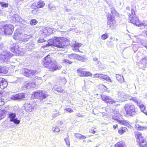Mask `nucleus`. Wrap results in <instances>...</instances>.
<instances>
[{
	"mask_svg": "<svg viewBox=\"0 0 147 147\" xmlns=\"http://www.w3.org/2000/svg\"><path fill=\"white\" fill-rule=\"evenodd\" d=\"M49 9L52 10H55L56 9V7L55 6L51 4H50L49 5Z\"/></svg>",
	"mask_w": 147,
	"mask_h": 147,
	"instance_id": "3c124183",
	"label": "nucleus"
},
{
	"mask_svg": "<svg viewBox=\"0 0 147 147\" xmlns=\"http://www.w3.org/2000/svg\"><path fill=\"white\" fill-rule=\"evenodd\" d=\"M130 100H132L134 101H137V98L136 97H132L130 99H129Z\"/></svg>",
	"mask_w": 147,
	"mask_h": 147,
	"instance_id": "680f3d73",
	"label": "nucleus"
},
{
	"mask_svg": "<svg viewBox=\"0 0 147 147\" xmlns=\"http://www.w3.org/2000/svg\"><path fill=\"white\" fill-rule=\"evenodd\" d=\"M77 71L81 76H90L91 73L90 72H86L84 71L82 69H78Z\"/></svg>",
	"mask_w": 147,
	"mask_h": 147,
	"instance_id": "2eb2a0df",
	"label": "nucleus"
},
{
	"mask_svg": "<svg viewBox=\"0 0 147 147\" xmlns=\"http://www.w3.org/2000/svg\"><path fill=\"white\" fill-rule=\"evenodd\" d=\"M45 5L44 2L42 1H39L37 3L36 7L38 8L42 7Z\"/></svg>",
	"mask_w": 147,
	"mask_h": 147,
	"instance_id": "c756f323",
	"label": "nucleus"
},
{
	"mask_svg": "<svg viewBox=\"0 0 147 147\" xmlns=\"http://www.w3.org/2000/svg\"><path fill=\"white\" fill-rule=\"evenodd\" d=\"M108 36L107 34H105L102 35L101 38L103 40H105L108 38Z\"/></svg>",
	"mask_w": 147,
	"mask_h": 147,
	"instance_id": "de8ad7c7",
	"label": "nucleus"
},
{
	"mask_svg": "<svg viewBox=\"0 0 147 147\" xmlns=\"http://www.w3.org/2000/svg\"><path fill=\"white\" fill-rule=\"evenodd\" d=\"M107 24L109 27L111 29H114L116 26V21L114 17H112L111 14L107 15Z\"/></svg>",
	"mask_w": 147,
	"mask_h": 147,
	"instance_id": "1a4fd4ad",
	"label": "nucleus"
},
{
	"mask_svg": "<svg viewBox=\"0 0 147 147\" xmlns=\"http://www.w3.org/2000/svg\"><path fill=\"white\" fill-rule=\"evenodd\" d=\"M66 22L63 20H60L59 22V25L61 27H62L63 26L65 25L66 24Z\"/></svg>",
	"mask_w": 147,
	"mask_h": 147,
	"instance_id": "a18cd8bd",
	"label": "nucleus"
},
{
	"mask_svg": "<svg viewBox=\"0 0 147 147\" xmlns=\"http://www.w3.org/2000/svg\"><path fill=\"white\" fill-rule=\"evenodd\" d=\"M134 134L139 147H147V141L142 133L138 131H135Z\"/></svg>",
	"mask_w": 147,
	"mask_h": 147,
	"instance_id": "f03ea898",
	"label": "nucleus"
},
{
	"mask_svg": "<svg viewBox=\"0 0 147 147\" xmlns=\"http://www.w3.org/2000/svg\"><path fill=\"white\" fill-rule=\"evenodd\" d=\"M73 4H75L77 3V0H73Z\"/></svg>",
	"mask_w": 147,
	"mask_h": 147,
	"instance_id": "774afa93",
	"label": "nucleus"
},
{
	"mask_svg": "<svg viewBox=\"0 0 147 147\" xmlns=\"http://www.w3.org/2000/svg\"><path fill=\"white\" fill-rule=\"evenodd\" d=\"M0 4L1 5V7H6L8 6V3H6L5 2H1Z\"/></svg>",
	"mask_w": 147,
	"mask_h": 147,
	"instance_id": "37998d69",
	"label": "nucleus"
},
{
	"mask_svg": "<svg viewBox=\"0 0 147 147\" xmlns=\"http://www.w3.org/2000/svg\"><path fill=\"white\" fill-rule=\"evenodd\" d=\"M12 56V54L7 51H3L1 53V58L4 61L6 62Z\"/></svg>",
	"mask_w": 147,
	"mask_h": 147,
	"instance_id": "9b49d317",
	"label": "nucleus"
},
{
	"mask_svg": "<svg viewBox=\"0 0 147 147\" xmlns=\"http://www.w3.org/2000/svg\"><path fill=\"white\" fill-rule=\"evenodd\" d=\"M147 57L144 56L142 57L140 62H139L138 65L140 68L145 67L146 66Z\"/></svg>",
	"mask_w": 147,
	"mask_h": 147,
	"instance_id": "4468645a",
	"label": "nucleus"
},
{
	"mask_svg": "<svg viewBox=\"0 0 147 147\" xmlns=\"http://www.w3.org/2000/svg\"><path fill=\"white\" fill-rule=\"evenodd\" d=\"M45 41V40L42 38H40L39 40H38V42L39 43H42Z\"/></svg>",
	"mask_w": 147,
	"mask_h": 147,
	"instance_id": "bf43d9fd",
	"label": "nucleus"
},
{
	"mask_svg": "<svg viewBox=\"0 0 147 147\" xmlns=\"http://www.w3.org/2000/svg\"><path fill=\"white\" fill-rule=\"evenodd\" d=\"M52 130L53 132H57L59 131L60 129L58 127H55L52 128Z\"/></svg>",
	"mask_w": 147,
	"mask_h": 147,
	"instance_id": "c03bdc74",
	"label": "nucleus"
},
{
	"mask_svg": "<svg viewBox=\"0 0 147 147\" xmlns=\"http://www.w3.org/2000/svg\"><path fill=\"white\" fill-rule=\"evenodd\" d=\"M99 88L103 89L104 90H106L107 89V87L105 85L102 84H99Z\"/></svg>",
	"mask_w": 147,
	"mask_h": 147,
	"instance_id": "49530a36",
	"label": "nucleus"
},
{
	"mask_svg": "<svg viewBox=\"0 0 147 147\" xmlns=\"http://www.w3.org/2000/svg\"><path fill=\"white\" fill-rule=\"evenodd\" d=\"M32 96L35 98H38L40 100H42L43 98H45V96L43 91L38 90L37 92H34L32 93Z\"/></svg>",
	"mask_w": 147,
	"mask_h": 147,
	"instance_id": "f8f14e48",
	"label": "nucleus"
},
{
	"mask_svg": "<svg viewBox=\"0 0 147 147\" xmlns=\"http://www.w3.org/2000/svg\"><path fill=\"white\" fill-rule=\"evenodd\" d=\"M0 73H1L6 74L8 72L7 69L5 68L0 67Z\"/></svg>",
	"mask_w": 147,
	"mask_h": 147,
	"instance_id": "c9c22d12",
	"label": "nucleus"
},
{
	"mask_svg": "<svg viewBox=\"0 0 147 147\" xmlns=\"http://www.w3.org/2000/svg\"><path fill=\"white\" fill-rule=\"evenodd\" d=\"M22 72L24 75L26 76L30 77V70L27 69H22Z\"/></svg>",
	"mask_w": 147,
	"mask_h": 147,
	"instance_id": "a211bd4d",
	"label": "nucleus"
},
{
	"mask_svg": "<svg viewBox=\"0 0 147 147\" xmlns=\"http://www.w3.org/2000/svg\"><path fill=\"white\" fill-rule=\"evenodd\" d=\"M47 36L50 35L53 33V30L52 28H47Z\"/></svg>",
	"mask_w": 147,
	"mask_h": 147,
	"instance_id": "4c0bfd02",
	"label": "nucleus"
},
{
	"mask_svg": "<svg viewBox=\"0 0 147 147\" xmlns=\"http://www.w3.org/2000/svg\"><path fill=\"white\" fill-rule=\"evenodd\" d=\"M36 72V71L35 70L30 71V77L34 75Z\"/></svg>",
	"mask_w": 147,
	"mask_h": 147,
	"instance_id": "4d7b16f0",
	"label": "nucleus"
},
{
	"mask_svg": "<svg viewBox=\"0 0 147 147\" xmlns=\"http://www.w3.org/2000/svg\"><path fill=\"white\" fill-rule=\"evenodd\" d=\"M32 37V36L31 34H24L23 35L22 38L23 40H22V41H27L28 39Z\"/></svg>",
	"mask_w": 147,
	"mask_h": 147,
	"instance_id": "f3484780",
	"label": "nucleus"
},
{
	"mask_svg": "<svg viewBox=\"0 0 147 147\" xmlns=\"http://www.w3.org/2000/svg\"><path fill=\"white\" fill-rule=\"evenodd\" d=\"M81 45V44L75 42L73 48V50L76 52L78 51H79V48L80 47Z\"/></svg>",
	"mask_w": 147,
	"mask_h": 147,
	"instance_id": "b1692460",
	"label": "nucleus"
},
{
	"mask_svg": "<svg viewBox=\"0 0 147 147\" xmlns=\"http://www.w3.org/2000/svg\"><path fill=\"white\" fill-rule=\"evenodd\" d=\"M118 125L117 124L114 125L113 126V127L114 129H115L116 128H117Z\"/></svg>",
	"mask_w": 147,
	"mask_h": 147,
	"instance_id": "e2e57ef3",
	"label": "nucleus"
},
{
	"mask_svg": "<svg viewBox=\"0 0 147 147\" xmlns=\"http://www.w3.org/2000/svg\"><path fill=\"white\" fill-rule=\"evenodd\" d=\"M16 116V115L14 113H11L9 115V117L10 118V119H14L15 118Z\"/></svg>",
	"mask_w": 147,
	"mask_h": 147,
	"instance_id": "a19ab883",
	"label": "nucleus"
},
{
	"mask_svg": "<svg viewBox=\"0 0 147 147\" xmlns=\"http://www.w3.org/2000/svg\"><path fill=\"white\" fill-rule=\"evenodd\" d=\"M93 60L96 62V64L97 65L99 64L100 61L98 60V58L97 57H94L93 58Z\"/></svg>",
	"mask_w": 147,
	"mask_h": 147,
	"instance_id": "864d4df0",
	"label": "nucleus"
},
{
	"mask_svg": "<svg viewBox=\"0 0 147 147\" xmlns=\"http://www.w3.org/2000/svg\"><path fill=\"white\" fill-rule=\"evenodd\" d=\"M68 57L70 59H77L78 57V55L76 54H71L68 55Z\"/></svg>",
	"mask_w": 147,
	"mask_h": 147,
	"instance_id": "72a5a7b5",
	"label": "nucleus"
},
{
	"mask_svg": "<svg viewBox=\"0 0 147 147\" xmlns=\"http://www.w3.org/2000/svg\"><path fill=\"white\" fill-rule=\"evenodd\" d=\"M62 63L65 64H71L72 62L67 59H65L62 60Z\"/></svg>",
	"mask_w": 147,
	"mask_h": 147,
	"instance_id": "f704fd0d",
	"label": "nucleus"
},
{
	"mask_svg": "<svg viewBox=\"0 0 147 147\" xmlns=\"http://www.w3.org/2000/svg\"><path fill=\"white\" fill-rule=\"evenodd\" d=\"M95 128H94L92 127L90 129V130L89 131V132L90 133L92 134H94L96 132V130H95Z\"/></svg>",
	"mask_w": 147,
	"mask_h": 147,
	"instance_id": "603ef678",
	"label": "nucleus"
},
{
	"mask_svg": "<svg viewBox=\"0 0 147 147\" xmlns=\"http://www.w3.org/2000/svg\"><path fill=\"white\" fill-rule=\"evenodd\" d=\"M25 94L23 93H20L13 95L10 97V100H26Z\"/></svg>",
	"mask_w": 147,
	"mask_h": 147,
	"instance_id": "9d476101",
	"label": "nucleus"
},
{
	"mask_svg": "<svg viewBox=\"0 0 147 147\" xmlns=\"http://www.w3.org/2000/svg\"><path fill=\"white\" fill-rule=\"evenodd\" d=\"M50 55L47 56V69L49 71H54L60 70L62 67V66L54 60H53L49 57Z\"/></svg>",
	"mask_w": 147,
	"mask_h": 147,
	"instance_id": "f257e3e1",
	"label": "nucleus"
},
{
	"mask_svg": "<svg viewBox=\"0 0 147 147\" xmlns=\"http://www.w3.org/2000/svg\"><path fill=\"white\" fill-rule=\"evenodd\" d=\"M24 0H15V2L18 4L20 1H23Z\"/></svg>",
	"mask_w": 147,
	"mask_h": 147,
	"instance_id": "0e129e2a",
	"label": "nucleus"
},
{
	"mask_svg": "<svg viewBox=\"0 0 147 147\" xmlns=\"http://www.w3.org/2000/svg\"><path fill=\"white\" fill-rule=\"evenodd\" d=\"M143 46L147 49V42L146 43L142 44Z\"/></svg>",
	"mask_w": 147,
	"mask_h": 147,
	"instance_id": "69168bd1",
	"label": "nucleus"
},
{
	"mask_svg": "<svg viewBox=\"0 0 147 147\" xmlns=\"http://www.w3.org/2000/svg\"><path fill=\"white\" fill-rule=\"evenodd\" d=\"M102 74H94L93 76L92 77L94 78H100V77L101 76Z\"/></svg>",
	"mask_w": 147,
	"mask_h": 147,
	"instance_id": "5fc2aeb1",
	"label": "nucleus"
},
{
	"mask_svg": "<svg viewBox=\"0 0 147 147\" xmlns=\"http://www.w3.org/2000/svg\"><path fill=\"white\" fill-rule=\"evenodd\" d=\"M47 47L48 46H54L58 48H63L65 45V42L63 41V39L56 37L54 38L49 39L47 41Z\"/></svg>",
	"mask_w": 147,
	"mask_h": 147,
	"instance_id": "7ed1b4c3",
	"label": "nucleus"
},
{
	"mask_svg": "<svg viewBox=\"0 0 147 147\" xmlns=\"http://www.w3.org/2000/svg\"><path fill=\"white\" fill-rule=\"evenodd\" d=\"M22 36L23 35L20 32L19 30H16L13 36V37L15 40H18L21 41L23 40L22 38Z\"/></svg>",
	"mask_w": 147,
	"mask_h": 147,
	"instance_id": "ddd939ff",
	"label": "nucleus"
},
{
	"mask_svg": "<svg viewBox=\"0 0 147 147\" xmlns=\"http://www.w3.org/2000/svg\"><path fill=\"white\" fill-rule=\"evenodd\" d=\"M122 115L119 113H115L113 116V119L116 120L120 124L128 126L129 125V122L123 119Z\"/></svg>",
	"mask_w": 147,
	"mask_h": 147,
	"instance_id": "0eeeda50",
	"label": "nucleus"
},
{
	"mask_svg": "<svg viewBox=\"0 0 147 147\" xmlns=\"http://www.w3.org/2000/svg\"><path fill=\"white\" fill-rule=\"evenodd\" d=\"M111 12L112 14V15H111V16H112V17H114V16L117 13V12L115 10V8L114 7L111 8Z\"/></svg>",
	"mask_w": 147,
	"mask_h": 147,
	"instance_id": "ea45409f",
	"label": "nucleus"
},
{
	"mask_svg": "<svg viewBox=\"0 0 147 147\" xmlns=\"http://www.w3.org/2000/svg\"><path fill=\"white\" fill-rule=\"evenodd\" d=\"M127 131V129L125 127H122L118 130V133L120 134H123V133Z\"/></svg>",
	"mask_w": 147,
	"mask_h": 147,
	"instance_id": "aec40b11",
	"label": "nucleus"
},
{
	"mask_svg": "<svg viewBox=\"0 0 147 147\" xmlns=\"http://www.w3.org/2000/svg\"><path fill=\"white\" fill-rule=\"evenodd\" d=\"M129 13V20L131 23L136 26L139 25L146 26H147V23H146V21H144L142 23H140V22L138 19L136 17L135 14L134 10L132 9L131 10V13L128 12Z\"/></svg>",
	"mask_w": 147,
	"mask_h": 147,
	"instance_id": "20e7f679",
	"label": "nucleus"
},
{
	"mask_svg": "<svg viewBox=\"0 0 147 147\" xmlns=\"http://www.w3.org/2000/svg\"><path fill=\"white\" fill-rule=\"evenodd\" d=\"M77 58H78L79 60L83 62H84L87 60V59L85 58L79 56L78 55Z\"/></svg>",
	"mask_w": 147,
	"mask_h": 147,
	"instance_id": "79ce46f5",
	"label": "nucleus"
},
{
	"mask_svg": "<svg viewBox=\"0 0 147 147\" xmlns=\"http://www.w3.org/2000/svg\"><path fill=\"white\" fill-rule=\"evenodd\" d=\"M52 89L53 90H55V91H57L58 92L64 93L65 92V91H64L63 89H62V88L61 87L59 86H55L53 87V88H52Z\"/></svg>",
	"mask_w": 147,
	"mask_h": 147,
	"instance_id": "6ab92c4d",
	"label": "nucleus"
},
{
	"mask_svg": "<svg viewBox=\"0 0 147 147\" xmlns=\"http://www.w3.org/2000/svg\"><path fill=\"white\" fill-rule=\"evenodd\" d=\"M42 64L45 67H46V57L42 60Z\"/></svg>",
	"mask_w": 147,
	"mask_h": 147,
	"instance_id": "09e8293b",
	"label": "nucleus"
},
{
	"mask_svg": "<svg viewBox=\"0 0 147 147\" xmlns=\"http://www.w3.org/2000/svg\"><path fill=\"white\" fill-rule=\"evenodd\" d=\"M102 100L104 101H109L112 100L111 97L109 96H108L105 95H101Z\"/></svg>",
	"mask_w": 147,
	"mask_h": 147,
	"instance_id": "393cba45",
	"label": "nucleus"
},
{
	"mask_svg": "<svg viewBox=\"0 0 147 147\" xmlns=\"http://www.w3.org/2000/svg\"><path fill=\"white\" fill-rule=\"evenodd\" d=\"M75 136L77 138L80 140L84 139L86 138L84 136L79 133L75 134Z\"/></svg>",
	"mask_w": 147,
	"mask_h": 147,
	"instance_id": "bb28decb",
	"label": "nucleus"
},
{
	"mask_svg": "<svg viewBox=\"0 0 147 147\" xmlns=\"http://www.w3.org/2000/svg\"><path fill=\"white\" fill-rule=\"evenodd\" d=\"M4 47V45L3 43H0V49H3Z\"/></svg>",
	"mask_w": 147,
	"mask_h": 147,
	"instance_id": "052dcab7",
	"label": "nucleus"
},
{
	"mask_svg": "<svg viewBox=\"0 0 147 147\" xmlns=\"http://www.w3.org/2000/svg\"><path fill=\"white\" fill-rule=\"evenodd\" d=\"M1 82H2L3 86H1V89H4L8 85V83L5 80L2 78V80Z\"/></svg>",
	"mask_w": 147,
	"mask_h": 147,
	"instance_id": "473e14b6",
	"label": "nucleus"
},
{
	"mask_svg": "<svg viewBox=\"0 0 147 147\" xmlns=\"http://www.w3.org/2000/svg\"><path fill=\"white\" fill-rule=\"evenodd\" d=\"M27 105H25V108L26 110H27L28 112H30L32 111L33 107L30 103H27Z\"/></svg>",
	"mask_w": 147,
	"mask_h": 147,
	"instance_id": "a878e982",
	"label": "nucleus"
},
{
	"mask_svg": "<svg viewBox=\"0 0 147 147\" xmlns=\"http://www.w3.org/2000/svg\"><path fill=\"white\" fill-rule=\"evenodd\" d=\"M37 22L36 20H32L30 21V24L32 25H34L37 23Z\"/></svg>",
	"mask_w": 147,
	"mask_h": 147,
	"instance_id": "8fccbe9b",
	"label": "nucleus"
},
{
	"mask_svg": "<svg viewBox=\"0 0 147 147\" xmlns=\"http://www.w3.org/2000/svg\"><path fill=\"white\" fill-rule=\"evenodd\" d=\"M14 18H15L16 21L17 22H22L25 21V20L21 18L18 15H15Z\"/></svg>",
	"mask_w": 147,
	"mask_h": 147,
	"instance_id": "5701e85b",
	"label": "nucleus"
},
{
	"mask_svg": "<svg viewBox=\"0 0 147 147\" xmlns=\"http://www.w3.org/2000/svg\"><path fill=\"white\" fill-rule=\"evenodd\" d=\"M138 105L139 107L140 108L141 110L144 113V112H146L145 111V106L142 104V103L140 102H137Z\"/></svg>",
	"mask_w": 147,
	"mask_h": 147,
	"instance_id": "4be33fe9",
	"label": "nucleus"
},
{
	"mask_svg": "<svg viewBox=\"0 0 147 147\" xmlns=\"http://www.w3.org/2000/svg\"><path fill=\"white\" fill-rule=\"evenodd\" d=\"M26 47L27 50L28 51H31L32 49H34L35 47L33 42L31 41L27 44Z\"/></svg>",
	"mask_w": 147,
	"mask_h": 147,
	"instance_id": "dca6fc26",
	"label": "nucleus"
},
{
	"mask_svg": "<svg viewBox=\"0 0 147 147\" xmlns=\"http://www.w3.org/2000/svg\"><path fill=\"white\" fill-rule=\"evenodd\" d=\"M10 121L17 124H19L20 122V121L19 120H18L17 118H15L13 119H10Z\"/></svg>",
	"mask_w": 147,
	"mask_h": 147,
	"instance_id": "58836bf2",
	"label": "nucleus"
},
{
	"mask_svg": "<svg viewBox=\"0 0 147 147\" xmlns=\"http://www.w3.org/2000/svg\"><path fill=\"white\" fill-rule=\"evenodd\" d=\"M116 77L118 81L120 83H122L124 82V78L123 76L116 74Z\"/></svg>",
	"mask_w": 147,
	"mask_h": 147,
	"instance_id": "cd10ccee",
	"label": "nucleus"
},
{
	"mask_svg": "<svg viewBox=\"0 0 147 147\" xmlns=\"http://www.w3.org/2000/svg\"><path fill=\"white\" fill-rule=\"evenodd\" d=\"M64 140L65 142L66 145L69 147L70 146V142L69 140V136H67L66 138L64 139Z\"/></svg>",
	"mask_w": 147,
	"mask_h": 147,
	"instance_id": "e433bc0d",
	"label": "nucleus"
},
{
	"mask_svg": "<svg viewBox=\"0 0 147 147\" xmlns=\"http://www.w3.org/2000/svg\"><path fill=\"white\" fill-rule=\"evenodd\" d=\"M98 110L96 109H94L93 110V113L95 115L97 114L98 113Z\"/></svg>",
	"mask_w": 147,
	"mask_h": 147,
	"instance_id": "13d9d810",
	"label": "nucleus"
},
{
	"mask_svg": "<svg viewBox=\"0 0 147 147\" xmlns=\"http://www.w3.org/2000/svg\"><path fill=\"white\" fill-rule=\"evenodd\" d=\"M32 82H29L27 84L26 86V87L27 89H29L31 87L33 88L35 87V83Z\"/></svg>",
	"mask_w": 147,
	"mask_h": 147,
	"instance_id": "2f4dec72",
	"label": "nucleus"
},
{
	"mask_svg": "<svg viewBox=\"0 0 147 147\" xmlns=\"http://www.w3.org/2000/svg\"><path fill=\"white\" fill-rule=\"evenodd\" d=\"M125 143L121 141L117 143L115 145V147H125Z\"/></svg>",
	"mask_w": 147,
	"mask_h": 147,
	"instance_id": "c85d7f7f",
	"label": "nucleus"
},
{
	"mask_svg": "<svg viewBox=\"0 0 147 147\" xmlns=\"http://www.w3.org/2000/svg\"><path fill=\"white\" fill-rule=\"evenodd\" d=\"M4 102H0V106L3 105L4 104Z\"/></svg>",
	"mask_w": 147,
	"mask_h": 147,
	"instance_id": "338daca9",
	"label": "nucleus"
},
{
	"mask_svg": "<svg viewBox=\"0 0 147 147\" xmlns=\"http://www.w3.org/2000/svg\"><path fill=\"white\" fill-rule=\"evenodd\" d=\"M6 113V111L0 110V119H3L5 117Z\"/></svg>",
	"mask_w": 147,
	"mask_h": 147,
	"instance_id": "7c9ffc66",
	"label": "nucleus"
},
{
	"mask_svg": "<svg viewBox=\"0 0 147 147\" xmlns=\"http://www.w3.org/2000/svg\"><path fill=\"white\" fill-rule=\"evenodd\" d=\"M65 110L67 111L69 113H71L73 112L74 111L71 108H68L65 109Z\"/></svg>",
	"mask_w": 147,
	"mask_h": 147,
	"instance_id": "6e6d98bb",
	"label": "nucleus"
},
{
	"mask_svg": "<svg viewBox=\"0 0 147 147\" xmlns=\"http://www.w3.org/2000/svg\"><path fill=\"white\" fill-rule=\"evenodd\" d=\"M11 50L16 55H19L22 51V48L19 47L18 43H14L11 46Z\"/></svg>",
	"mask_w": 147,
	"mask_h": 147,
	"instance_id": "6e6552de",
	"label": "nucleus"
},
{
	"mask_svg": "<svg viewBox=\"0 0 147 147\" xmlns=\"http://www.w3.org/2000/svg\"><path fill=\"white\" fill-rule=\"evenodd\" d=\"M127 117H133L137 113V111L134 105L127 104L124 107Z\"/></svg>",
	"mask_w": 147,
	"mask_h": 147,
	"instance_id": "39448f33",
	"label": "nucleus"
},
{
	"mask_svg": "<svg viewBox=\"0 0 147 147\" xmlns=\"http://www.w3.org/2000/svg\"><path fill=\"white\" fill-rule=\"evenodd\" d=\"M0 28L6 35L11 34L14 31V27L11 24H3V22L0 23Z\"/></svg>",
	"mask_w": 147,
	"mask_h": 147,
	"instance_id": "423d86ee",
	"label": "nucleus"
},
{
	"mask_svg": "<svg viewBox=\"0 0 147 147\" xmlns=\"http://www.w3.org/2000/svg\"><path fill=\"white\" fill-rule=\"evenodd\" d=\"M100 78L105 80L106 81L109 82H112L110 77L106 75L102 74L100 77Z\"/></svg>",
	"mask_w": 147,
	"mask_h": 147,
	"instance_id": "412c9836",
	"label": "nucleus"
}]
</instances>
